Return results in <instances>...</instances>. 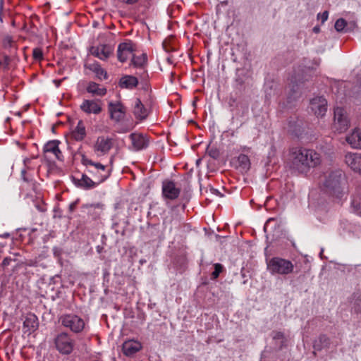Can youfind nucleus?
I'll use <instances>...</instances> for the list:
<instances>
[{
  "mask_svg": "<svg viewBox=\"0 0 361 361\" xmlns=\"http://www.w3.org/2000/svg\"><path fill=\"white\" fill-rule=\"evenodd\" d=\"M321 163V156L312 149H299L293 152V166L300 172H306L310 167Z\"/></svg>",
  "mask_w": 361,
  "mask_h": 361,
  "instance_id": "1",
  "label": "nucleus"
},
{
  "mask_svg": "<svg viewBox=\"0 0 361 361\" xmlns=\"http://www.w3.org/2000/svg\"><path fill=\"white\" fill-rule=\"evenodd\" d=\"M81 163L85 166L87 171L91 174L97 183H102L111 175V168L99 161H92L86 155L81 157Z\"/></svg>",
  "mask_w": 361,
  "mask_h": 361,
  "instance_id": "2",
  "label": "nucleus"
},
{
  "mask_svg": "<svg viewBox=\"0 0 361 361\" xmlns=\"http://www.w3.org/2000/svg\"><path fill=\"white\" fill-rule=\"evenodd\" d=\"M267 269L273 275H288L293 271L294 265L290 260L273 257L267 262Z\"/></svg>",
  "mask_w": 361,
  "mask_h": 361,
  "instance_id": "3",
  "label": "nucleus"
},
{
  "mask_svg": "<svg viewBox=\"0 0 361 361\" xmlns=\"http://www.w3.org/2000/svg\"><path fill=\"white\" fill-rule=\"evenodd\" d=\"M114 144L115 140L113 137L102 135L96 137L92 145V149L97 157H102L109 154Z\"/></svg>",
  "mask_w": 361,
  "mask_h": 361,
  "instance_id": "4",
  "label": "nucleus"
},
{
  "mask_svg": "<svg viewBox=\"0 0 361 361\" xmlns=\"http://www.w3.org/2000/svg\"><path fill=\"white\" fill-rule=\"evenodd\" d=\"M334 114L332 131L336 134L345 133L350 127V119L346 111L341 107H336Z\"/></svg>",
  "mask_w": 361,
  "mask_h": 361,
  "instance_id": "5",
  "label": "nucleus"
},
{
  "mask_svg": "<svg viewBox=\"0 0 361 361\" xmlns=\"http://www.w3.org/2000/svg\"><path fill=\"white\" fill-rule=\"evenodd\" d=\"M327 107V101L323 97H315L310 102L309 109L317 118H322L326 115Z\"/></svg>",
  "mask_w": 361,
  "mask_h": 361,
  "instance_id": "6",
  "label": "nucleus"
},
{
  "mask_svg": "<svg viewBox=\"0 0 361 361\" xmlns=\"http://www.w3.org/2000/svg\"><path fill=\"white\" fill-rule=\"evenodd\" d=\"M62 324L75 333L80 332L85 327V322L80 317L74 314H67L61 318Z\"/></svg>",
  "mask_w": 361,
  "mask_h": 361,
  "instance_id": "7",
  "label": "nucleus"
},
{
  "mask_svg": "<svg viewBox=\"0 0 361 361\" xmlns=\"http://www.w3.org/2000/svg\"><path fill=\"white\" fill-rule=\"evenodd\" d=\"M56 347L63 354H69L73 348V343L67 334L62 333L55 339Z\"/></svg>",
  "mask_w": 361,
  "mask_h": 361,
  "instance_id": "8",
  "label": "nucleus"
},
{
  "mask_svg": "<svg viewBox=\"0 0 361 361\" xmlns=\"http://www.w3.org/2000/svg\"><path fill=\"white\" fill-rule=\"evenodd\" d=\"M344 161L353 172L361 175V153L348 152L345 154Z\"/></svg>",
  "mask_w": 361,
  "mask_h": 361,
  "instance_id": "9",
  "label": "nucleus"
},
{
  "mask_svg": "<svg viewBox=\"0 0 361 361\" xmlns=\"http://www.w3.org/2000/svg\"><path fill=\"white\" fill-rule=\"evenodd\" d=\"M114 47L109 44H100L98 46L91 47L90 53L91 55L103 61L106 60L113 54Z\"/></svg>",
  "mask_w": 361,
  "mask_h": 361,
  "instance_id": "10",
  "label": "nucleus"
},
{
  "mask_svg": "<svg viewBox=\"0 0 361 361\" xmlns=\"http://www.w3.org/2000/svg\"><path fill=\"white\" fill-rule=\"evenodd\" d=\"M180 189L176 186V183L171 180H164L162 183V195L165 199L176 200L178 197Z\"/></svg>",
  "mask_w": 361,
  "mask_h": 361,
  "instance_id": "11",
  "label": "nucleus"
},
{
  "mask_svg": "<svg viewBox=\"0 0 361 361\" xmlns=\"http://www.w3.org/2000/svg\"><path fill=\"white\" fill-rule=\"evenodd\" d=\"M133 44L130 41L121 43L117 50L118 59L121 62H125L129 57H133Z\"/></svg>",
  "mask_w": 361,
  "mask_h": 361,
  "instance_id": "12",
  "label": "nucleus"
},
{
  "mask_svg": "<svg viewBox=\"0 0 361 361\" xmlns=\"http://www.w3.org/2000/svg\"><path fill=\"white\" fill-rule=\"evenodd\" d=\"M59 142L57 140H51L48 142L44 147V152L45 156L49 158H55L58 160L62 159V153L59 149Z\"/></svg>",
  "mask_w": 361,
  "mask_h": 361,
  "instance_id": "13",
  "label": "nucleus"
},
{
  "mask_svg": "<svg viewBox=\"0 0 361 361\" xmlns=\"http://www.w3.org/2000/svg\"><path fill=\"white\" fill-rule=\"evenodd\" d=\"M73 183L79 188L89 190L93 188H95L99 183L97 181L92 180L90 177H88L86 174H82L80 177H78L76 176H72Z\"/></svg>",
  "mask_w": 361,
  "mask_h": 361,
  "instance_id": "14",
  "label": "nucleus"
},
{
  "mask_svg": "<svg viewBox=\"0 0 361 361\" xmlns=\"http://www.w3.org/2000/svg\"><path fill=\"white\" fill-rule=\"evenodd\" d=\"M109 111L111 118L116 122L121 121L125 116V108L118 102H110L109 104Z\"/></svg>",
  "mask_w": 361,
  "mask_h": 361,
  "instance_id": "15",
  "label": "nucleus"
},
{
  "mask_svg": "<svg viewBox=\"0 0 361 361\" xmlns=\"http://www.w3.org/2000/svg\"><path fill=\"white\" fill-rule=\"evenodd\" d=\"M345 140L352 148L361 149V129L359 127L353 128L346 135Z\"/></svg>",
  "mask_w": 361,
  "mask_h": 361,
  "instance_id": "16",
  "label": "nucleus"
},
{
  "mask_svg": "<svg viewBox=\"0 0 361 361\" xmlns=\"http://www.w3.org/2000/svg\"><path fill=\"white\" fill-rule=\"evenodd\" d=\"M80 108L87 114H98L102 111V102L99 100L86 99L82 103Z\"/></svg>",
  "mask_w": 361,
  "mask_h": 361,
  "instance_id": "17",
  "label": "nucleus"
},
{
  "mask_svg": "<svg viewBox=\"0 0 361 361\" xmlns=\"http://www.w3.org/2000/svg\"><path fill=\"white\" fill-rule=\"evenodd\" d=\"M149 113V107L142 104L140 99H136L133 107V114L135 118L139 121L145 120L148 116Z\"/></svg>",
  "mask_w": 361,
  "mask_h": 361,
  "instance_id": "18",
  "label": "nucleus"
},
{
  "mask_svg": "<svg viewBox=\"0 0 361 361\" xmlns=\"http://www.w3.org/2000/svg\"><path fill=\"white\" fill-rule=\"evenodd\" d=\"M39 326L38 319L34 314H27L23 322V330L26 333L31 334L35 331Z\"/></svg>",
  "mask_w": 361,
  "mask_h": 361,
  "instance_id": "19",
  "label": "nucleus"
},
{
  "mask_svg": "<svg viewBox=\"0 0 361 361\" xmlns=\"http://www.w3.org/2000/svg\"><path fill=\"white\" fill-rule=\"evenodd\" d=\"M133 148L135 150H140L148 145V140L145 136L139 133H132L130 135Z\"/></svg>",
  "mask_w": 361,
  "mask_h": 361,
  "instance_id": "20",
  "label": "nucleus"
},
{
  "mask_svg": "<svg viewBox=\"0 0 361 361\" xmlns=\"http://www.w3.org/2000/svg\"><path fill=\"white\" fill-rule=\"evenodd\" d=\"M357 27V25L355 22L352 21L350 23H348L345 19L343 18H338L336 23L334 27L336 30L338 32H352L355 30V28Z\"/></svg>",
  "mask_w": 361,
  "mask_h": 361,
  "instance_id": "21",
  "label": "nucleus"
},
{
  "mask_svg": "<svg viewBox=\"0 0 361 361\" xmlns=\"http://www.w3.org/2000/svg\"><path fill=\"white\" fill-rule=\"evenodd\" d=\"M71 137L75 141H82L87 135L86 128L82 121H79L71 131Z\"/></svg>",
  "mask_w": 361,
  "mask_h": 361,
  "instance_id": "22",
  "label": "nucleus"
},
{
  "mask_svg": "<svg viewBox=\"0 0 361 361\" xmlns=\"http://www.w3.org/2000/svg\"><path fill=\"white\" fill-rule=\"evenodd\" d=\"M142 348L141 343L135 340H129L123 343V352L126 355H131L139 351Z\"/></svg>",
  "mask_w": 361,
  "mask_h": 361,
  "instance_id": "23",
  "label": "nucleus"
},
{
  "mask_svg": "<svg viewBox=\"0 0 361 361\" xmlns=\"http://www.w3.org/2000/svg\"><path fill=\"white\" fill-rule=\"evenodd\" d=\"M138 78L129 75H126L121 78L118 85L122 89H133L137 87Z\"/></svg>",
  "mask_w": 361,
  "mask_h": 361,
  "instance_id": "24",
  "label": "nucleus"
},
{
  "mask_svg": "<svg viewBox=\"0 0 361 361\" xmlns=\"http://www.w3.org/2000/svg\"><path fill=\"white\" fill-rule=\"evenodd\" d=\"M85 67L87 69H89L94 72L97 75V76L100 78L102 77H104V78H106V73L101 67L99 63L97 61H91L90 60H87L85 63Z\"/></svg>",
  "mask_w": 361,
  "mask_h": 361,
  "instance_id": "25",
  "label": "nucleus"
},
{
  "mask_svg": "<svg viewBox=\"0 0 361 361\" xmlns=\"http://www.w3.org/2000/svg\"><path fill=\"white\" fill-rule=\"evenodd\" d=\"M249 78L243 75V70H237L236 78L235 80L236 88H246L245 83L248 82Z\"/></svg>",
  "mask_w": 361,
  "mask_h": 361,
  "instance_id": "26",
  "label": "nucleus"
},
{
  "mask_svg": "<svg viewBox=\"0 0 361 361\" xmlns=\"http://www.w3.org/2000/svg\"><path fill=\"white\" fill-rule=\"evenodd\" d=\"M147 61V55L145 54H142L140 56H135L133 54L132 57V62L134 66L135 67H142Z\"/></svg>",
  "mask_w": 361,
  "mask_h": 361,
  "instance_id": "27",
  "label": "nucleus"
},
{
  "mask_svg": "<svg viewBox=\"0 0 361 361\" xmlns=\"http://www.w3.org/2000/svg\"><path fill=\"white\" fill-rule=\"evenodd\" d=\"M137 87L140 90H152V87H150V85L146 77H142L140 79H138Z\"/></svg>",
  "mask_w": 361,
  "mask_h": 361,
  "instance_id": "28",
  "label": "nucleus"
},
{
  "mask_svg": "<svg viewBox=\"0 0 361 361\" xmlns=\"http://www.w3.org/2000/svg\"><path fill=\"white\" fill-rule=\"evenodd\" d=\"M222 265L219 264V263H216L214 264V271L212 272V277L213 279H216L220 273L222 271Z\"/></svg>",
  "mask_w": 361,
  "mask_h": 361,
  "instance_id": "29",
  "label": "nucleus"
},
{
  "mask_svg": "<svg viewBox=\"0 0 361 361\" xmlns=\"http://www.w3.org/2000/svg\"><path fill=\"white\" fill-rule=\"evenodd\" d=\"M32 55L35 59L41 60L43 57L42 51L39 48H35L33 49Z\"/></svg>",
  "mask_w": 361,
  "mask_h": 361,
  "instance_id": "30",
  "label": "nucleus"
},
{
  "mask_svg": "<svg viewBox=\"0 0 361 361\" xmlns=\"http://www.w3.org/2000/svg\"><path fill=\"white\" fill-rule=\"evenodd\" d=\"M238 160L242 164H245V167L247 168L249 166V158L245 154H241L238 157Z\"/></svg>",
  "mask_w": 361,
  "mask_h": 361,
  "instance_id": "31",
  "label": "nucleus"
},
{
  "mask_svg": "<svg viewBox=\"0 0 361 361\" xmlns=\"http://www.w3.org/2000/svg\"><path fill=\"white\" fill-rule=\"evenodd\" d=\"M329 17V12L325 11L322 13H318L317 18L321 20L322 23H324Z\"/></svg>",
  "mask_w": 361,
  "mask_h": 361,
  "instance_id": "32",
  "label": "nucleus"
},
{
  "mask_svg": "<svg viewBox=\"0 0 361 361\" xmlns=\"http://www.w3.org/2000/svg\"><path fill=\"white\" fill-rule=\"evenodd\" d=\"M273 339L275 341H279L281 343H283L285 338L282 333L275 332L273 336Z\"/></svg>",
  "mask_w": 361,
  "mask_h": 361,
  "instance_id": "33",
  "label": "nucleus"
},
{
  "mask_svg": "<svg viewBox=\"0 0 361 361\" xmlns=\"http://www.w3.org/2000/svg\"><path fill=\"white\" fill-rule=\"evenodd\" d=\"M265 88L267 90L269 89V90H272V89H274L276 90L277 88V83L274 82V81H266L265 82Z\"/></svg>",
  "mask_w": 361,
  "mask_h": 361,
  "instance_id": "34",
  "label": "nucleus"
},
{
  "mask_svg": "<svg viewBox=\"0 0 361 361\" xmlns=\"http://www.w3.org/2000/svg\"><path fill=\"white\" fill-rule=\"evenodd\" d=\"M87 90H106L105 89H99L97 87V84L94 82L90 83L88 87L87 88Z\"/></svg>",
  "mask_w": 361,
  "mask_h": 361,
  "instance_id": "35",
  "label": "nucleus"
},
{
  "mask_svg": "<svg viewBox=\"0 0 361 361\" xmlns=\"http://www.w3.org/2000/svg\"><path fill=\"white\" fill-rule=\"evenodd\" d=\"M353 208L354 212L357 214L361 216V206L360 204H355V202L353 203Z\"/></svg>",
  "mask_w": 361,
  "mask_h": 361,
  "instance_id": "36",
  "label": "nucleus"
},
{
  "mask_svg": "<svg viewBox=\"0 0 361 361\" xmlns=\"http://www.w3.org/2000/svg\"><path fill=\"white\" fill-rule=\"evenodd\" d=\"M344 84L343 82H341V81H334V85H332L331 87V89H334V88H337V89H340V88H342L343 87V85ZM343 87H345V86H343Z\"/></svg>",
  "mask_w": 361,
  "mask_h": 361,
  "instance_id": "37",
  "label": "nucleus"
},
{
  "mask_svg": "<svg viewBox=\"0 0 361 361\" xmlns=\"http://www.w3.org/2000/svg\"><path fill=\"white\" fill-rule=\"evenodd\" d=\"M11 262V259L10 257H6L4 259V260L2 262V266L7 267L10 264Z\"/></svg>",
  "mask_w": 361,
  "mask_h": 361,
  "instance_id": "38",
  "label": "nucleus"
},
{
  "mask_svg": "<svg viewBox=\"0 0 361 361\" xmlns=\"http://www.w3.org/2000/svg\"><path fill=\"white\" fill-rule=\"evenodd\" d=\"M4 46L5 47H7V46H11V43H12V41H11V37H7L5 39H4Z\"/></svg>",
  "mask_w": 361,
  "mask_h": 361,
  "instance_id": "39",
  "label": "nucleus"
},
{
  "mask_svg": "<svg viewBox=\"0 0 361 361\" xmlns=\"http://www.w3.org/2000/svg\"><path fill=\"white\" fill-rule=\"evenodd\" d=\"M320 31V28L319 26H315L313 27V32L315 33H318Z\"/></svg>",
  "mask_w": 361,
  "mask_h": 361,
  "instance_id": "40",
  "label": "nucleus"
},
{
  "mask_svg": "<svg viewBox=\"0 0 361 361\" xmlns=\"http://www.w3.org/2000/svg\"><path fill=\"white\" fill-rule=\"evenodd\" d=\"M54 82L56 83V87H59V84L61 82V80H54Z\"/></svg>",
  "mask_w": 361,
  "mask_h": 361,
  "instance_id": "41",
  "label": "nucleus"
},
{
  "mask_svg": "<svg viewBox=\"0 0 361 361\" xmlns=\"http://www.w3.org/2000/svg\"><path fill=\"white\" fill-rule=\"evenodd\" d=\"M113 161H114V157H112L111 159H110V164L112 165L113 164Z\"/></svg>",
  "mask_w": 361,
  "mask_h": 361,
  "instance_id": "42",
  "label": "nucleus"
},
{
  "mask_svg": "<svg viewBox=\"0 0 361 361\" xmlns=\"http://www.w3.org/2000/svg\"><path fill=\"white\" fill-rule=\"evenodd\" d=\"M9 235V234L6 233L4 235V237H8Z\"/></svg>",
  "mask_w": 361,
  "mask_h": 361,
  "instance_id": "43",
  "label": "nucleus"
},
{
  "mask_svg": "<svg viewBox=\"0 0 361 361\" xmlns=\"http://www.w3.org/2000/svg\"><path fill=\"white\" fill-rule=\"evenodd\" d=\"M102 92V94H101V95H104V92Z\"/></svg>",
  "mask_w": 361,
  "mask_h": 361,
  "instance_id": "44",
  "label": "nucleus"
}]
</instances>
